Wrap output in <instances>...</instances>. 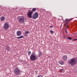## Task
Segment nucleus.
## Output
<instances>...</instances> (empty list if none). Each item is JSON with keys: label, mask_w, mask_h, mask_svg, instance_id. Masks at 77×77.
Masks as SVG:
<instances>
[{"label": "nucleus", "mask_w": 77, "mask_h": 77, "mask_svg": "<svg viewBox=\"0 0 77 77\" xmlns=\"http://www.w3.org/2000/svg\"><path fill=\"white\" fill-rule=\"evenodd\" d=\"M77 62V60L75 58H73L68 62L69 64L71 65V66L74 65Z\"/></svg>", "instance_id": "obj_1"}, {"label": "nucleus", "mask_w": 77, "mask_h": 77, "mask_svg": "<svg viewBox=\"0 0 77 77\" xmlns=\"http://www.w3.org/2000/svg\"><path fill=\"white\" fill-rule=\"evenodd\" d=\"M38 58V57L35 55V54H32L30 56V60L32 61H35L36 60H37Z\"/></svg>", "instance_id": "obj_2"}, {"label": "nucleus", "mask_w": 77, "mask_h": 77, "mask_svg": "<svg viewBox=\"0 0 77 77\" xmlns=\"http://www.w3.org/2000/svg\"><path fill=\"white\" fill-rule=\"evenodd\" d=\"M17 20L19 23H20L21 24H23V23H24L25 19L22 17H19L17 18Z\"/></svg>", "instance_id": "obj_3"}, {"label": "nucleus", "mask_w": 77, "mask_h": 77, "mask_svg": "<svg viewBox=\"0 0 77 77\" xmlns=\"http://www.w3.org/2000/svg\"><path fill=\"white\" fill-rule=\"evenodd\" d=\"M14 72L16 75H20L21 74V70L19 69L18 68H15L14 70Z\"/></svg>", "instance_id": "obj_4"}, {"label": "nucleus", "mask_w": 77, "mask_h": 77, "mask_svg": "<svg viewBox=\"0 0 77 77\" xmlns=\"http://www.w3.org/2000/svg\"><path fill=\"white\" fill-rule=\"evenodd\" d=\"M33 11H31L28 12V14H27V17L30 18H32V16L33 15Z\"/></svg>", "instance_id": "obj_5"}, {"label": "nucleus", "mask_w": 77, "mask_h": 77, "mask_svg": "<svg viewBox=\"0 0 77 77\" xmlns=\"http://www.w3.org/2000/svg\"><path fill=\"white\" fill-rule=\"evenodd\" d=\"M3 27L5 30H7V29H9V24H8L5 23L4 24Z\"/></svg>", "instance_id": "obj_6"}, {"label": "nucleus", "mask_w": 77, "mask_h": 77, "mask_svg": "<svg viewBox=\"0 0 77 77\" xmlns=\"http://www.w3.org/2000/svg\"><path fill=\"white\" fill-rule=\"evenodd\" d=\"M72 18L66 19L65 21V23L66 24H69V22L71 21L72 20Z\"/></svg>", "instance_id": "obj_7"}, {"label": "nucleus", "mask_w": 77, "mask_h": 77, "mask_svg": "<svg viewBox=\"0 0 77 77\" xmlns=\"http://www.w3.org/2000/svg\"><path fill=\"white\" fill-rule=\"evenodd\" d=\"M38 17V14L37 13H35L34 14L33 16V19H35L37 18Z\"/></svg>", "instance_id": "obj_8"}, {"label": "nucleus", "mask_w": 77, "mask_h": 77, "mask_svg": "<svg viewBox=\"0 0 77 77\" xmlns=\"http://www.w3.org/2000/svg\"><path fill=\"white\" fill-rule=\"evenodd\" d=\"M16 34L17 36H20L21 35V32L20 31H18L17 32Z\"/></svg>", "instance_id": "obj_9"}, {"label": "nucleus", "mask_w": 77, "mask_h": 77, "mask_svg": "<svg viewBox=\"0 0 77 77\" xmlns=\"http://www.w3.org/2000/svg\"><path fill=\"white\" fill-rule=\"evenodd\" d=\"M63 59L64 61H66L67 60V56L66 55H64L63 57Z\"/></svg>", "instance_id": "obj_10"}, {"label": "nucleus", "mask_w": 77, "mask_h": 77, "mask_svg": "<svg viewBox=\"0 0 77 77\" xmlns=\"http://www.w3.org/2000/svg\"><path fill=\"white\" fill-rule=\"evenodd\" d=\"M0 20L1 21H4V20H5V17L4 16H2L0 18Z\"/></svg>", "instance_id": "obj_11"}, {"label": "nucleus", "mask_w": 77, "mask_h": 77, "mask_svg": "<svg viewBox=\"0 0 77 77\" xmlns=\"http://www.w3.org/2000/svg\"><path fill=\"white\" fill-rule=\"evenodd\" d=\"M59 63H60V65H63L64 64V62L63 61H59Z\"/></svg>", "instance_id": "obj_12"}, {"label": "nucleus", "mask_w": 77, "mask_h": 77, "mask_svg": "<svg viewBox=\"0 0 77 77\" xmlns=\"http://www.w3.org/2000/svg\"><path fill=\"white\" fill-rule=\"evenodd\" d=\"M9 49H10V47L9 46H6V50H9Z\"/></svg>", "instance_id": "obj_13"}, {"label": "nucleus", "mask_w": 77, "mask_h": 77, "mask_svg": "<svg viewBox=\"0 0 77 77\" xmlns=\"http://www.w3.org/2000/svg\"><path fill=\"white\" fill-rule=\"evenodd\" d=\"M41 56H42V52H39L38 57H40Z\"/></svg>", "instance_id": "obj_14"}, {"label": "nucleus", "mask_w": 77, "mask_h": 77, "mask_svg": "<svg viewBox=\"0 0 77 77\" xmlns=\"http://www.w3.org/2000/svg\"><path fill=\"white\" fill-rule=\"evenodd\" d=\"M17 39H20V38H24V36L21 35L19 37H17Z\"/></svg>", "instance_id": "obj_15"}, {"label": "nucleus", "mask_w": 77, "mask_h": 77, "mask_svg": "<svg viewBox=\"0 0 77 77\" xmlns=\"http://www.w3.org/2000/svg\"><path fill=\"white\" fill-rule=\"evenodd\" d=\"M36 11V9L35 8H33L32 9V11H32L33 12V11Z\"/></svg>", "instance_id": "obj_16"}, {"label": "nucleus", "mask_w": 77, "mask_h": 77, "mask_svg": "<svg viewBox=\"0 0 77 77\" xmlns=\"http://www.w3.org/2000/svg\"><path fill=\"white\" fill-rule=\"evenodd\" d=\"M28 53L29 56H30V54H31V52L30 51H29L28 52Z\"/></svg>", "instance_id": "obj_17"}, {"label": "nucleus", "mask_w": 77, "mask_h": 77, "mask_svg": "<svg viewBox=\"0 0 77 77\" xmlns=\"http://www.w3.org/2000/svg\"><path fill=\"white\" fill-rule=\"evenodd\" d=\"M65 32L66 33H67V34L68 33V32H67L68 31L67 30V29H65Z\"/></svg>", "instance_id": "obj_18"}, {"label": "nucleus", "mask_w": 77, "mask_h": 77, "mask_svg": "<svg viewBox=\"0 0 77 77\" xmlns=\"http://www.w3.org/2000/svg\"><path fill=\"white\" fill-rule=\"evenodd\" d=\"M25 33L26 34H28V33H29V31H26L25 32Z\"/></svg>", "instance_id": "obj_19"}, {"label": "nucleus", "mask_w": 77, "mask_h": 77, "mask_svg": "<svg viewBox=\"0 0 77 77\" xmlns=\"http://www.w3.org/2000/svg\"><path fill=\"white\" fill-rule=\"evenodd\" d=\"M50 32L51 34H53V32L52 30L50 31Z\"/></svg>", "instance_id": "obj_20"}, {"label": "nucleus", "mask_w": 77, "mask_h": 77, "mask_svg": "<svg viewBox=\"0 0 77 77\" xmlns=\"http://www.w3.org/2000/svg\"><path fill=\"white\" fill-rule=\"evenodd\" d=\"M67 38L68 39H70V40H71V39H72V38L70 37H68Z\"/></svg>", "instance_id": "obj_21"}, {"label": "nucleus", "mask_w": 77, "mask_h": 77, "mask_svg": "<svg viewBox=\"0 0 77 77\" xmlns=\"http://www.w3.org/2000/svg\"><path fill=\"white\" fill-rule=\"evenodd\" d=\"M65 71V70H64V69H61V71Z\"/></svg>", "instance_id": "obj_22"}, {"label": "nucleus", "mask_w": 77, "mask_h": 77, "mask_svg": "<svg viewBox=\"0 0 77 77\" xmlns=\"http://www.w3.org/2000/svg\"><path fill=\"white\" fill-rule=\"evenodd\" d=\"M68 28H69V26L67 25V26L66 27V29H68Z\"/></svg>", "instance_id": "obj_23"}, {"label": "nucleus", "mask_w": 77, "mask_h": 77, "mask_svg": "<svg viewBox=\"0 0 77 77\" xmlns=\"http://www.w3.org/2000/svg\"><path fill=\"white\" fill-rule=\"evenodd\" d=\"M50 27H51V28L53 27V26H50Z\"/></svg>", "instance_id": "obj_24"}, {"label": "nucleus", "mask_w": 77, "mask_h": 77, "mask_svg": "<svg viewBox=\"0 0 77 77\" xmlns=\"http://www.w3.org/2000/svg\"><path fill=\"white\" fill-rule=\"evenodd\" d=\"M77 39H74V41H77Z\"/></svg>", "instance_id": "obj_25"}, {"label": "nucleus", "mask_w": 77, "mask_h": 77, "mask_svg": "<svg viewBox=\"0 0 77 77\" xmlns=\"http://www.w3.org/2000/svg\"><path fill=\"white\" fill-rule=\"evenodd\" d=\"M63 38H65V37L64 36H63Z\"/></svg>", "instance_id": "obj_26"}]
</instances>
